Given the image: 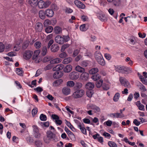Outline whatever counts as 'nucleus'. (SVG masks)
<instances>
[{
  "label": "nucleus",
  "mask_w": 147,
  "mask_h": 147,
  "mask_svg": "<svg viewBox=\"0 0 147 147\" xmlns=\"http://www.w3.org/2000/svg\"><path fill=\"white\" fill-rule=\"evenodd\" d=\"M103 83V80L102 79H100L98 81H97L96 83V86L98 88H100L102 85Z\"/></svg>",
  "instance_id": "obj_31"
},
{
  "label": "nucleus",
  "mask_w": 147,
  "mask_h": 147,
  "mask_svg": "<svg viewBox=\"0 0 147 147\" xmlns=\"http://www.w3.org/2000/svg\"><path fill=\"white\" fill-rule=\"evenodd\" d=\"M84 94V91L83 89H78L76 90L72 95V97L74 98H81Z\"/></svg>",
  "instance_id": "obj_3"
},
{
  "label": "nucleus",
  "mask_w": 147,
  "mask_h": 147,
  "mask_svg": "<svg viewBox=\"0 0 147 147\" xmlns=\"http://www.w3.org/2000/svg\"><path fill=\"white\" fill-rule=\"evenodd\" d=\"M92 137L94 139L96 140L100 143L102 144L103 142V138L102 137L100 136V135L97 134L92 136Z\"/></svg>",
  "instance_id": "obj_10"
},
{
  "label": "nucleus",
  "mask_w": 147,
  "mask_h": 147,
  "mask_svg": "<svg viewBox=\"0 0 147 147\" xmlns=\"http://www.w3.org/2000/svg\"><path fill=\"white\" fill-rule=\"evenodd\" d=\"M43 139L44 142L47 144H49L51 140L47 135L46 136H45L43 137Z\"/></svg>",
  "instance_id": "obj_40"
},
{
  "label": "nucleus",
  "mask_w": 147,
  "mask_h": 147,
  "mask_svg": "<svg viewBox=\"0 0 147 147\" xmlns=\"http://www.w3.org/2000/svg\"><path fill=\"white\" fill-rule=\"evenodd\" d=\"M70 89L67 87H64L62 90L63 93L66 95L69 94L70 92Z\"/></svg>",
  "instance_id": "obj_23"
},
{
  "label": "nucleus",
  "mask_w": 147,
  "mask_h": 147,
  "mask_svg": "<svg viewBox=\"0 0 147 147\" xmlns=\"http://www.w3.org/2000/svg\"><path fill=\"white\" fill-rule=\"evenodd\" d=\"M64 67V65L62 64L56 65L54 67L53 69V70L54 71H58L62 69Z\"/></svg>",
  "instance_id": "obj_20"
},
{
  "label": "nucleus",
  "mask_w": 147,
  "mask_h": 147,
  "mask_svg": "<svg viewBox=\"0 0 147 147\" xmlns=\"http://www.w3.org/2000/svg\"><path fill=\"white\" fill-rule=\"evenodd\" d=\"M63 80L62 79H60L57 80L53 82V86H57L61 84Z\"/></svg>",
  "instance_id": "obj_35"
},
{
  "label": "nucleus",
  "mask_w": 147,
  "mask_h": 147,
  "mask_svg": "<svg viewBox=\"0 0 147 147\" xmlns=\"http://www.w3.org/2000/svg\"><path fill=\"white\" fill-rule=\"evenodd\" d=\"M42 43L39 41H37L34 44V46L38 49H39L41 46Z\"/></svg>",
  "instance_id": "obj_48"
},
{
  "label": "nucleus",
  "mask_w": 147,
  "mask_h": 147,
  "mask_svg": "<svg viewBox=\"0 0 147 147\" xmlns=\"http://www.w3.org/2000/svg\"><path fill=\"white\" fill-rule=\"evenodd\" d=\"M70 40V38L68 35H57L55 38V41L56 43L59 44H63L65 42H67Z\"/></svg>",
  "instance_id": "obj_1"
},
{
  "label": "nucleus",
  "mask_w": 147,
  "mask_h": 147,
  "mask_svg": "<svg viewBox=\"0 0 147 147\" xmlns=\"http://www.w3.org/2000/svg\"><path fill=\"white\" fill-rule=\"evenodd\" d=\"M37 5L40 9L45 8V2L42 0H40L38 2Z\"/></svg>",
  "instance_id": "obj_27"
},
{
  "label": "nucleus",
  "mask_w": 147,
  "mask_h": 147,
  "mask_svg": "<svg viewBox=\"0 0 147 147\" xmlns=\"http://www.w3.org/2000/svg\"><path fill=\"white\" fill-rule=\"evenodd\" d=\"M54 30L56 34H60L62 33V29L59 26H55L54 28Z\"/></svg>",
  "instance_id": "obj_22"
},
{
  "label": "nucleus",
  "mask_w": 147,
  "mask_h": 147,
  "mask_svg": "<svg viewBox=\"0 0 147 147\" xmlns=\"http://www.w3.org/2000/svg\"><path fill=\"white\" fill-rule=\"evenodd\" d=\"M93 94V93L90 90H89L87 92V93H86L87 95L89 98L91 97L92 96Z\"/></svg>",
  "instance_id": "obj_64"
},
{
  "label": "nucleus",
  "mask_w": 147,
  "mask_h": 147,
  "mask_svg": "<svg viewBox=\"0 0 147 147\" xmlns=\"http://www.w3.org/2000/svg\"><path fill=\"white\" fill-rule=\"evenodd\" d=\"M78 127L81 130V132L83 134L85 135H86L87 134L86 129V128H85L83 123H80L79 125H78Z\"/></svg>",
  "instance_id": "obj_14"
},
{
  "label": "nucleus",
  "mask_w": 147,
  "mask_h": 147,
  "mask_svg": "<svg viewBox=\"0 0 147 147\" xmlns=\"http://www.w3.org/2000/svg\"><path fill=\"white\" fill-rule=\"evenodd\" d=\"M40 118L42 121H45L47 120V117L46 115L43 114H41L40 116Z\"/></svg>",
  "instance_id": "obj_52"
},
{
  "label": "nucleus",
  "mask_w": 147,
  "mask_h": 147,
  "mask_svg": "<svg viewBox=\"0 0 147 147\" xmlns=\"http://www.w3.org/2000/svg\"><path fill=\"white\" fill-rule=\"evenodd\" d=\"M72 66L70 65H67L64 68L63 71L65 72L69 73L72 69Z\"/></svg>",
  "instance_id": "obj_19"
},
{
  "label": "nucleus",
  "mask_w": 147,
  "mask_h": 147,
  "mask_svg": "<svg viewBox=\"0 0 147 147\" xmlns=\"http://www.w3.org/2000/svg\"><path fill=\"white\" fill-rule=\"evenodd\" d=\"M46 135L51 140L55 142L58 141V139L56 136L55 134L53 133V132L50 131H48L47 132Z\"/></svg>",
  "instance_id": "obj_5"
},
{
  "label": "nucleus",
  "mask_w": 147,
  "mask_h": 147,
  "mask_svg": "<svg viewBox=\"0 0 147 147\" xmlns=\"http://www.w3.org/2000/svg\"><path fill=\"white\" fill-rule=\"evenodd\" d=\"M88 65V61H83L81 63V65L82 67H86Z\"/></svg>",
  "instance_id": "obj_54"
},
{
  "label": "nucleus",
  "mask_w": 147,
  "mask_h": 147,
  "mask_svg": "<svg viewBox=\"0 0 147 147\" xmlns=\"http://www.w3.org/2000/svg\"><path fill=\"white\" fill-rule=\"evenodd\" d=\"M61 59L59 58H57L53 59L50 61L51 64L57 63L60 62Z\"/></svg>",
  "instance_id": "obj_38"
},
{
  "label": "nucleus",
  "mask_w": 147,
  "mask_h": 147,
  "mask_svg": "<svg viewBox=\"0 0 147 147\" xmlns=\"http://www.w3.org/2000/svg\"><path fill=\"white\" fill-rule=\"evenodd\" d=\"M116 71L119 73L129 74L132 72L131 68L124 66H117L116 67Z\"/></svg>",
  "instance_id": "obj_2"
},
{
  "label": "nucleus",
  "mask_w": 147,
  "mask_h": 147,
  "mask_svg": "<svg viewBox=\"0 0 147 147\" xmlns=\"http://www.w3.org/2000/svg\"><path fill=\"white\" fill-rule=\"evenodd\" d=\"M80 30L82 31H85L88 29V28L86 27L85 24L81 25L80 27Z\"/></svg>",
  "instance_id": "obj_46"
},
{
  "label": "nucleus",
  "mask_w": 147,
  "mask_h": 147,
  "mask_svg": "<svg viewBox=\"0 0 147 147\" xmlns=\"http://www.w3.org/2000/svg\"><path fill=\"white\" fill-rule=\"evenodd\" d=\"M98 71V69L97 68H93L89 71V73L90 74H94Z\"/></svg>",
  "instance_id": "obj_42"
},
{
  "label": "nucleus",
  "mask_w": 147,
  "mask_h": 147,
  "mask_svg": "<svg viewBox=\"0 0 147 147\" xmlns=\"http://www.w3.org/2000/svg\"><path fill=\"white\" fill-rule=\"evenodd\" d=\"M35 144L37 147H42V142L39 140H37L35 141Z\"/></svg>",
  "instance_id": "obj_36"
},
{
  "label": "nucleus",
  "mask_w": 147,
  "mask_h": 147,
  "mask_svg": "<svg viewBox=\"0 0 147 147\" xmlns=\"http://www.w3.org/2000/svg\"><path fill=\"white\" fill-rule=\"evenodd\" d=\"M94 55L96 61L102 57L100 52L99 51H96Z\"/></svg>",
  "instance_id": "obj_25"
},
{
  "label": "nucleus",
  "mask_w": 147,
  "mask_h": 147,
  "mask_svg": "<svg viewBox=\"0 0 147 147\" xmlns=\"http://www.w3.org/2000/svg\"><path fill=\"white\" fill-rule=\"evenodd\" d=\"M121 0H114L113 2L114 5L115 6H119L121 3Z\"/></svg>",
  "instance_id": "obj_45"
},
{
  "label": "nucleus",
  "mask_w": 147,
  "mask_h": 147,
  "mask_svg": "<svg viewBox=\"0 0 147 147\" xmlns=\"http://www.w3.org/2000/svg\"><path fill=\"white\" fill-rule=\"evenodd\" d=\"M33 135L35 138L38 139L40 138L41 136V134L40 133L39 131L33 134Z\"/></svg>",
  "instance_id": "obj_49"
},
{
  "label": "nucleus",
  "mask_w": 147,
  "mask_h": 147,
  "mask_svg": "<svg viewBox=\"0 0 147 147\" xmlns=\"http://www.w3.org/2000/svg\"><path fill=\"white\" fill-rule=\"evenodd\" d=\"M59 47L57 44H53L51 47V50L52 52L55 53L59 49Z\"/></svg>",
  "instance_id": "obj_15"
},
{
  "label": "nucleus",
  "mask_w": 147,
  "mask_h": 147,
  "mask_svg": "<svg viewBox=\"0 0 147 147\" xmlns=\"http://www.w3.org/2000/svg\"><path fill=\"white\" fill-rule=\"evenodd\" d=\"M67 125L73 131H74V129H75L74 127H73L72 125H71L70 122L67 121Z\"/></svg>",
  "instance_id": "obj_59"
},
{
  "label": "nucleus",
  "mask_w": 147,
  "mask_h": 147,
  "mask_svg": "<svg viewBox=\"0 0 147 147\" xmlns=\"http://www.w3.org/2000/svg\"><path fill=\"white\" fill-rule=\"evenodd\" d=\"M63 76V73L61 72L56 71L53 75V77L55 79H58L61 77Z\"/></svg>",
  "instance_id": "obj_18"
},
{
  "label": "nucleus",
  "mask_w": 147,
  "mask_h": 147,
  "mask_svg": "<svg viewBox=\"0 0 147 147\" xmlns=\"http://www.w3.org/2000/svg\"><path fill=\"white\" fill-rule=\"evenodd\" d=\"M39 15L40 18L42 19H44L45 18V12L43 10L40 11L39 12Z\"/></svg>",
  "instance_id": "obj_29"
},
{
  "label": "nucleus",
  "mask_w": 147,
  "mask_h": 147,
  "mask_svg": "<svg viewBox=\"0 0 147 147\" xmlns=\"http://www.w3.org/2000/svg\"><path fill=\"white\" fill-rule=\"evenodd\" d=\"M33 52L31 51H26L23 55V57L25 59H29L32 57Z\"/></svg>",
  "instance_id": "obj_7"
},
{
  "label": "nucleus",
  "mask_w": 147,
  "mask_h": 147,
  "mask_svg": "<svg viewBox=\"0 0 147 147\" xmlns=\"http://www.w3.org/2000/svg\"><path fill=\"white\" fill-rule=\"evenodd\" d=\"M136 105L140 110L144 111V106L140 102V101H138L137 102Z\"/></svg>",
  "instance_id": "obj_24"
},
{
  "label": "nucleus",
  "mask_w": 147,
  "mask_h": 147,
  "mask_svg": "<svg viewBox=\"0 0 147 147\" xmlns=\"http://www.w3.org/2000/svg\"><path fill=\"white\" fill-rule=\"evenodd\" d=\"M47 50V47L46 46L42 48V54L43 56H45L46 54Z\"/></svg>",
  "instance_id": "obj_51"
},
{
  "label": "nucleus",
  "mask_w": 147,
  "mask_h": 147,
  "mask_svg": "<svg viewBox=\"0 0 147 147\" xmlns=\"http://www.w3.org/2000/svg\"><path fill=\"white\" fill-rule=\"evenodd\" d=\"M69 46V45L68 44H65L63 45L61 48V52H63L65 49L68 47Z\"/></svg>",
  "instance_id": "obj_57"
},
{
  "label": "nucleus",
  "mask_w": 147,
  "mask_h": 147,
  "mask_svg": "<svg viewBox=\"0 0 147 147\" xmlns=\"http://www.w3.org/2000/svg\"><path fill=\"white\" fill-rule=\"evenodd\" d=\"M75 69L76 71L80 73H83L85 71V69L78 65L75 67Z\"/></svg>",
  "instance_id": "obj_26"
},
{
  "label": "nucleus",
  "mask_w": 147,
  "mask_h": 147,
  "mask_svg": "<svg viewBox=\"0 0 147 147\" xmlns=\"http://www.w3.org/2000/svg\"><path fill=\"white\" fill-rule=\"evenodd\" d=\"M89 74L88 73L83 72L80 76V78L83 80H87L89 77Z\"/></svg>",
  "instance_id": "obj_21"
},
{
  "label": "nucleus",
  "mask_w": 147,
  "mask_h": 147,
  "mask_svg": "<svg viewBox=\"0 0 147 147\" xmlns=\"http://www.w3.org/2000/svg\"><path fill=\"white\" fill-rule=\"evenodd\" d=\"M43 26L42 24L40 22L37 23L35 26V30L36 31L41 32L43 29Z\"/></svg>",
  "instance_id": "obj_12"
},
{
  "label": "nucleus",
  "mask_w": 147,
  "mask_h": 147,
  "mask_svg": "<svg viewBox=\"0 0 147 147\" xmlns=\"http://www.w3.org/2000/svg\"><path fill=\"white\" fill-rule=\"evenodd\" d=\"M16 73L19 76H21L23 73V71L22 70V68H17L16 69Z\"/></svg>",
  "instance_id": "obj_41"
},
{
  "label": "nucleus",
  "mask_w": 147,
  "mask_h": 147,
  "mask_svg": "<svg viewBox=\"0 0 147 147\" xmlns=\"http://www.w3.org/2000/svg\"><path fill=\"white\" fill-rule=\"evenodd\" d=\"M69 76L71 79L76 80L79 78V74L76 71H73L70 73Z\"/></svg>",
  "instance_id": "obj_9"
},
{
  "label": "nucleus",
  "mask_w": 147,
  "mask_h": 147,
  "mask_svg": "<svg viewBox=\"0 0 147 147\" xmlns=\"http://www.w3.org/2000/svg\"><path fill=\"white\" fill-rule=\"evenodd\" d=\"M75 85V83L73 81H69L67 82V86L69 87H72Z\"/></svg>",
  "instance_id": "obj_53"
},
{
  "label": "nucleus",
  "mask_w": 147,
  "mask_h": 147,
  "mask_svg": "<svg viewBox=\"0 0 147 147\" xmlns=\"http://www.w3.org/2000/svg\"><path fill=\"white\" fill-rule=\"evenodd\" d=\"M91 78L94 81H96L100 79V76L98 74H95L92 76Z\"/></svg>",
  "instance_id": "obj_33"
},
{
  "label": "nucleus",
  "mask_w": 147,
  "mask_h": 147,
  "mask_svg": "<svg viewBox=\"0 0 147 147\" xmlns=\"http://www.w3.org/2000/svg\"><path fill=\"white\" fill-rule=\"evenodd\" d=\"M46 16L48 17H51L54 14V12L51 9H48L45 11Z\"/></svg>",
  "instance_id": "obj_11"
},
{
  "label": "nucleus",
  "mask_w": 147,
  "mask_h": 147,
  "mask_svg": "<svg viewBox=\"0 0 147 147\" xmlns=\"http://www.w3.org/2000/svg\"><path fill=\"white\" fill-rule=\"evenodd\" d=\"M94 84L90 82H88L85 85L86 88L90 90H92L94 88Z\"/></svg>",
  "instance_id": "obj_16"
},
{
  "label": "nucleus",
  "mask_w": 147,
  "mask_h": 147,
  "mask_svg": "<svg viewBox=\"0 0 147 147\" xmlns=\"http://www.w3.org/2000/svg\"><path fill=\"white\" fill-rule=\"evenodd\" d=\"M40 52V51L39 49L36 50L34 52V54L32 56V59L35 60V62L36 63H39L40 62V59H38V56Z\"/></svg>",
  "instance_id": "obj_6"
},
{
  "label": "nucleus",
  "mask_w": 147,
  "mask_h": 147,
  "mask_svg": "<svg viewBox=\"0 0 147 147\" xmlns=\"http://www.w3.org/2000/svg\"><path fill=\"white\" fill-rule=\"evenodd\" d=\"M120 94L119 93L117 92L116 93L113 98V100L115 102L117 101L120 97Z\"/></svg>",
  "instance_id": "obj_44"
},
{
  "label": "nucleus",
  "mask_w": 147,
  "mask_h": 147,
  "mask_svg": "<svg viewBox=\"0 0 147 147\" xmlns=\"http://www.w3.org/2000/svg\"><path fill=\"white\" fill-rule=\"evenodd\" d=\"M119 80L122 85L128 88H130V84L126 78L122 77H120L119 78Z\"/></svg>",
  "instance_id": "obj_4"
},
{
  "label": "nucleus",
  "mask_w": 147,
  "mask_h": 147,
  "mask_svg": "<svg viewBox=\"0 0 147 147\" xmlns=\"http://www.w3.org/2000/svg\"><path fill=\"white\" fill-rule=\"evenodd\" d=\"M108 145L110 147H117V145L114 142L112 141L108 142Z\"/></svg>",
  "instance_id": "obj_47"
},
{
  "label": "nucleus",
  "mask_w": 147,
  "mask_h": 147,
  "mask_svg": "<svg viewBox=\"0 0 147 147\" xmlns=\"http://www.w3.org/2000/svg\"><path fill=\"white\" fill-rule=\"evenodd\" d=\"M84 51L85 52L84 53L85 56H87L90 57L92 56V53L90 51H88L86 49H84Z\"/></svg>",
  "instance_id": "obj_39"
},
{
  "label": "nucleus",
  "mask_w": 147,
  "mask_h": 147,
  "mask_svg": "<svg viewBox=\"0 0 147 147\" xmlns=\"http://www.w3.org/2000/svg\"><path fill=\"white\" fill-rule=\"evenodd\" d=\"M38 0H28V3L33 7H34L37 5Z\"/></svg>",
  "instance_id": "obj_17"
},
{
  "label": "nucleus",
  "mask_w": 147,
  "mask_h": 147,
  "mask_svg": "<svg viewBox=\"0 0 147 147\" xmlns=\"http://www.w3.org/2000/svg\"><path fill=\"white\" fill-rule=\"evenodd\" d=\"M51 60L50 58L49 57H44L42 59V61L43 62H46L50 61Z\"/></svg>",
  "instance_id": "obj_61"
},
{
  "label": "nucleus",
  "mask_w": 147,
  "mask_h": 147,
  "mask_svg": "<svg viewBox=\"0 0 147 147\" xmlns=\"http://www.w3.org/2000/svg\"><path fill=\"white\" fill-rule=\"evenodd\" d=\"M90 107L91 109L94 111L95 112L100 111V109L95 105L92 104L90 105Z\"/></svg>",
  "instance_id": "obj_30"
},
{
  "label": "nucleus",
  "mask_w": 147,
  "mask_h": 147,
  "mask_svg": "<svg viewBox=\"0 0 147 147\" xmlns=\"http://www.w3.org/2000/svg\"><path fill=\"white\" fill-rule=\"evenodd\" d=\"M110 116L111 117L113 118L116 117L118 118H123L124 117V114H120L119 113H112L110 114Z\"/></svg>",
  "instance_id": "obj_13"
},
{
  "label": "nucleus",
  "mask_w": 147,
  "mask_h": 147,
  "mask_svg": "<svg viewBox=\"0 0 147 147\" xmlns=\"http://www.w3.org/2000/svg\"><path fill=\"white\" fill-rule=\"evenodd\" d=\"M110 86V84L104 83L102 84V88L103 90H107L109 89Z\"/></svg>",
  "instance_id": "obj_34"
},
{
  "label": "nucleus",
  "mask_w": 147,
  "mask_h": 147,
  "mask_svg": "<svg viewBox=\"0 0 147 147\" xmlns=\"http://www.w3.org/2000/svg\"><path fill=\"white\" fill-rule=\"evenodd\" d=\"M5 46L2 42H0V53L3 52L4 50Z\"/></svg>",
  "instance_id": "obj_56"
},
{
  "label": "nucleus",
  "mask_w": 147,
  "mask_h": 147,
  "mask_svg": "<svg viewBox=\"0 0 147 147\" xmlns=\"http://www.w3.org/2000/svg\"><path fill=\"white\" fill-rule=\"evenodd\" d=\"M51 23L50 21L49 20H45L44 23V26L46 27L49 25Z\"/></svg>",
  "instance_id": "obj_62"
},
{
  "label": "nucleus",
  "mask_w": 147,
  "mask_h": 147,
  "mask_svg": "<svg viewBox=\"0 0 147 147\" xmlns=\"http://www.w3.org/2000/svg\"><path fill=\"white\" fill-rule=\"evenodd\" d=\"M96 61L99 64L102 66H104L105 65V62L103 57Z\"/></svg>",
  "instance_id": "obj_28"
},
{
  "label": "nucleus",
  "mask_w": 147,
  "mask_h": 147,
  "mask_svg": "<svg viewBox=\"0 0 147 147\" xmlns=\"http://www.w3.org/2000/svg\"><path fill=\"white\" fill-rule=\"evenodd\" d=\"M29 43L28 41L25 42L22 45V47L24 49H26L28 46Z\"/></svg>",
  "instance_id": "obj_58"
},
{
  "label": "nucleus",
  "mask_w": 147,
  "mask_h": 147,
  "mask_svg": "<svg viewBox=\"0 0 147 147\" xmlns=\"http://www.w3.org/2000/svg\"><path fill=\"white\" fill-rule=\"evenodd\" d=\"M75 4L79 8L81 9H84L85 7V5L78 0H75L74 1Z\"/></svg>",
  "instance_id": "obj_8"
},
{
  "label": "nucleus",
  "mask_w": 147,
  "mask_h": 147,
  "mask_svg": "<svg viewBox=\"0 0 147 147\" xmlns=\"http://www.w3.org/2000/svg\"><path fill=\"white\" fill-rule=\"evenodd\" d=\"M32 127L33 129V134L39 131L38 128L36 125H33Z\"/></svg>",
  "instance_id": "obj_50"
},
{
  "label": "nucleus",
  "mask_w": 147,
  "mask_h": 147,
  "mask_svg": "<svg viewBox=\"0 0 147 147\" xmlns=\"http://www.w3.org/2000/svg\"><path fill=\"white\" fill-rule=\"evenodd\" d=\"M53 30V27L51 26H49L46 27L45 29L46 32L47 33H51Z\"/></svg>",
  "instance_id": "obj_43"
},
{
  "label": "nucleus",
  "mask_w": 147,
  "mask_h": 147,
  "mask_svg": "<svg viewBox=\"0 0 147 147\" xmlns=\"http://www.w3.org/2000/svg\"><path fill=\"white\" fill-rule=\"evenodd\" d=\"M98 18L102 22L105 21L107 20V18L106 16L103 14H99L98 16Z\"/></svg>",
  "instance_id": "obj_32"
},
{
  "label": "nucleus",
  "mask_w": 147,
  "mask_h": 147,
  "mask_svg": "<svg viewBox=\"0 0 147 147\" xmlns=\"http://www.w3.org/2000/svg\"><path fill=\"white\" fill-rule=\"evenodd\" d=\"M38 112V109L36 108H34L32 110V115H35Z\"/></svg>",
  "instance_id": "obj_63"
},
{
  "label": "nucleus",
  "mask_w": 147,
  "mask_h": 147,
  "mask_svg": "<svg viewBox=\"0 0 147 147\" xmlns=\"http://www.w3.org/2000/svg\"><path fill=\"white\" fill-rule=\"evenodd\" d=\"M75 87L78 88L80 89L82 87V84L80 83L77 82L75 84Z\"/></svg>",
  "instance_id": "obj_60"
},
{
  "label": "nucleus",
  "mask_w": 147,
  "mask_h": 147,
  "mask_svg": "<svg viewBox=\"0 0 147 147\" xmlns=\"http://www.w3.org/2000/svg\"><path fill=\"white\" fill-rule=\"evenodd\" d=\"M72 60L71 58L69 57L64 59L63 61V63L64 64H67L71 62Z\"/></svg>",
  "instance_id": "obj_37"
},
{
  "label": "nucleus",
  "mask_w": 147,
  "mask_h": 147,
  "mask_svg": "<svg viewBox=\"0 0 147 147\" xmlns=\"http://www.w3.org/2000/svg\"><path fill=\"white\" fill-rule=\"evenodd\" d=\"M62 52V53L59 55V56L60 58H64L66 57L67 55V54L65 52Z\"/></svg>",
  "instance_id": "obj_55"
}]
</instances>
